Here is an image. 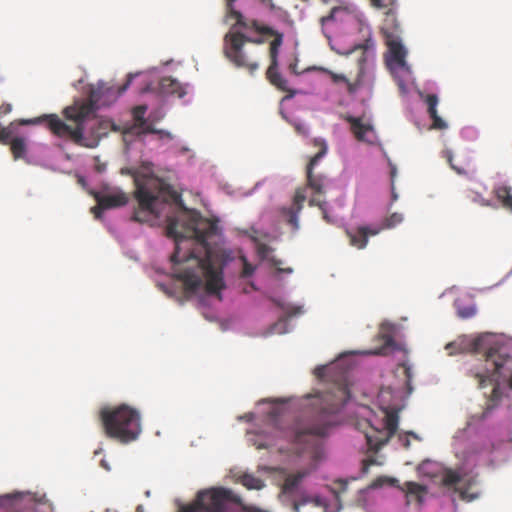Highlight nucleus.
Wrapping results in <instances>:
<instances>
[{"instance_id":"1","label":"nucleus","mask_w":512,"mask_h":512,"mask_svg":"<svg viewBox=\"0 0 512 512\" xmlns=\"http://www.w3.org/2000/svg\"><path fill=\"white\" fill-rule=\"evenodd\" d=\"M218 221L191 212L180 223L169 219L166 234L175 240V251L170 260L174 264L175 278L182 281L186 291L195 293L202 287L211 295H218L225 287L223 270L211 259L208 241L219 232Z\"/></svg>"},{"instance_id":"2","label":"nucleus","mask_w":512,"mask_h":512,"mask_svg":"<svg viewBox=\"0 0 512 512\" xmlns=\"http://www.w3.org/2000/svg\"><path fill=\"white\" fill-rule=\"evenodd\" d=\"M68 124L56 115L48 117V127L58 137L70 139L75 144L95 148L102 137L108 134L110 122L95 115L93 101L76 102L64 109Z\"/></svg>"},{"instance_id":"3","label":"nucleus","mask_w":512,"mask_h":512,"mask_svg":"<svg viewBox=\"0 0 512 512\" xmlns=\"http://www.w3.org/2000/svg\"><path fill=\"white\" fill-rule=\"evenodd\" d=\"M349 398L350 393L345 385H339L334 391L319 395L313 403L314 411L307 422L295 428V442L304 444L308 437L327 436L329 430L338 424L337 414Z\"/></svg>"},{"instance_id":"4","label":"nucleus","mask_w":512,"mask_h":512,"mask_svg":"<svg viewBox=\"0 0 512 512\" xmlns=\"http://www.w3.org/2000/svg\"><path fill=\"white\" fill-rule=\"evenodd\" d=\"M236 0H226L225 2V18L235 20L233 28L239 26L243 29H252L261 36H270L272 40L269 43L268 55L270 64L266 70V78L269 83L278 90L287 92L284 99H291L295 96V90L288 86V81L279 73V54L283 45L284 34L271 26L261 24L255 19L247 20L240 11L234 7Z\"/></svg>"},{"instance_id":"5","label":"nucleus","mask_w":512,"mask_h":512,"mask_svg":"<svg viewBox=\"0 0 512 512\" xmlns=\"http://www.w3.org/2000/svg\"><path fill=\"white\" fill-rule=\"evenodd\" d=\"M136 189L134 198L138 207L134 210L132 219L145 223L160 215L161 206L169 201L176 202L179 195L169 186L152 178L135 179Z\"/></svg>"},{"instance_id":"6","label":"nucleus","mask_w":512,"mask_h":512,"mask_svg":"<svg viewBox=\"0 0 512 512\" xmlns=\"http://www.w3.org/2000/svg\"><path fill=\"white\" fill-rule=\"evenodd\" d=\"M491 336L481 335L470 343V350L475 353H483L484 365L482 368H472L469 375L478 382V387L497 383L499 377L512 369V357L504 354L496 346L490 345Z\"/></svg>"},{"instance_id":"7","label":"nucleus","mask_w":512,"mask_h":512,"mask_svg":"<svg viewBox=\"0 0 512 512\" xmlns=\"http://www.w3.org/2000/svg\"><path fill=\"white\" fill-rule=\"evenodd\" d=\"M99 418L106 436L121 443L136 440L142 431L139 411L127 404L104 407Z\"/></svg>"},{"instance_id":"8","label":"nucleus","mask_w":512,"mask_h":512,"mask_svg":"<svg viewBox=\"0 0 512 512\" xmlns=\"http://www.w3.org/2000/svg\"><path fill=\"white\" fill-rule=\"evenodd\" d=\"M247 43L262 45L265 39L249 37L241 31H229L223 39V53L236 68L244 69L253 76L260 68V53L247 48L245 46Z\"/></svg>"},{"instance_id":"9","label":"nucleus","mask_w":512,"mask_h":512,"mask_svg":"<svg viewBox=\"0 0 512 512\" xmlns=\"http://www.w3.org/2000/svg\"><path fill=\"white\" fill-rule=\"evenodd\" d=\"M228 503L240 505L242 512H268L255 505L242 503L241 498L232 490L222 487L200 491L195 501L182 507L180 512H224Z\"/></svg>"},{"instance_id":"10","label":"nucleus","mask_w":512,"mask_h":512,"mask_svg":"<svg viewBox=\"0 0 512 512\" xmlns=\"http://www.w3.org/2000/svg\"><path fill=\"white\" fill-rule=\"evenodd\" d=\"M381 32L390 52V64L402 69H408L405 60L407 51L402 44V30L397 19V11L385 12Z\"/></svg>"},{"instance_id":"11","label":"nucleus","mask_w":512,"mask_h":512,"mask_svg":"<svg viewBox=\"0 0 512 512\" xmlns=\"http://www.w3.org/2000/svg\"><path fill=\"white\" fill-rule=\"evenodd\" d=\"M327 146L326 144H321V149L317 152L309 161L306 167V177H307V187L313 191V195L309 200L310 206H317L322 211L323 218L327 222H331L330 217L326 212V201L322 199V196L325 194V187L327 185L326 176L319 174L315 175L313 173V169L315 165L319 162V160L326 154Z\"/></svg>"},{"instance_id":"12","label":"nucleus","mask_w":512,"mask_h":512,"mask_svg":"<svg viewBox=\"0 0 512 512\" xmlns=\"http://www.w3.org/2000/svg\"><path fill=\"white\" fill-rule=\"evenodd\" d=\"M399 417L395 411H386L384 416L383 428L377 429L371 427V430L365 432L367 444L371 450L378 451L382 446L395 435L398 429Z\"/></svg>"},{"instance_id":"13","label":"nucleus","mask_w":512,"mask_h":512,"mask_svg":"<svg viewBox=\"0 0 512 512\" xmlns=\"http://www.w3.org/2000/svg\"><path fill=\"white\" fill-rule=\"evenodd\" d=\"M443 484L448 488H453L461 500L473 501L479 496L476 479L472 476L462 475L458 471L446 470L443 475Z\"/></svg>"},{"instance_id":"14","label":"nucleus","mask_w":512,"mask_h":512,"mask_svg":"<svg viewBox=\"0 0 512 512\" xmlns=\"http://www.w3.org/2000/svg\"><path fill=\"white\" fill-rule=\"evenodd\" d=\"M146 105H138L132 109V115L135 123L129 128L125 129V134H134V135H142V134H159L160 137H167L172 139V135L168 131L157 130L153 127L152 123H150V119H152V114L148 118H145V114L147 112Z\"/></svg>"},{"instance_id":"15","label":"nucleus","mask_w":512,"mask_h":512,"mask_svg":"<svg viewBox=\"0 0 512 512\" xmlns=\"http://www.w3.org/2000/svg\"><path fill=\"white\" fill-rule=\"evenodd\" d=\"M306 190V187H299L295 192L292 205L280 209L282 217L291 226L293 232L299 229V214L306 200Z\"/></svg>"},{"instance_id":"16","label":"nucleus","mask_w":512,"mask_h":512,"mask_svg":"<svg viewBox=\"0 0 512 512\" xmlns=\"http://www.w3.org/2000/svg\"><path fill=\"white\" fill-rule=\"evenodd\" d=\"M390 483L393 486H396L401 491L405 492L406 503L410 504L412 502H416L421 505L424 501V497L427 493V488L424 485H421L416 482L408 481L405 482L403 486L398 484V480L391 478Z\"/></svg>"},{"instance_id":"17","label":"nucleus","mask_w":512,"mask_h":512,"mask_svg":"<svg viewBox=\"0 0 512 512\" xmlns=\"http://www.w3.org/2000/svg\"><path fill=\"white\" fill-rule=\"evenodd\" d=\"M133 78V74H128L126 82L117 88L114 85L99 84L97 89L92 92V98L95 101H100L102 97L107 96L115 100L128 89Z\"/></svg>"},{"instance_id":"18","label":"nucleus","mask_w":512,"mask_h":512,"mask_svg":"<svg viewBox=\"0 0 512 512\" xmlns=\"http://www.w3.org/2000/svg\"><path fill=\"white\" fill-rule=\"evenodd\" d=\"M97 206L91 208V212H96L100 209H110L124 206L128 203V197L123 192L108 194L103 196H96Z\"/></svg>"},{"instance_id":"19","label":"nucleus","mask_w":512,"mask_h":512,"mask_svg":"<svg viewBox=\"0 0 512 512\" xmlns=\"http://www.w3.org/2000/svg\"><path fill=\"white\" fill-rule=\"evenodd\" d=\"M445 154L448 163L457 174L469 176L470 174L475 173L476 169L473 166L471 159L466 155H463L461 160L455 162L451 151H446Z\"/></svg>"},{"instance_id":"20","label":"nucleus","mask_w":512,"mask_h":512,"mask_svg":"<svg viewBox=\"0 0 512 512\" xmlns=\"http://www.w3.org/2000/svg\"><path fill=\"white\" fill-rule=\"evenodd\" d=\"M379 233V229H373L367 226L358 227L355 233L347 232V235L350 240V244L357 247L358 249H362L367 245L368 236L376 235Z\"/></svg>"},{"instance_id":"21","label":"nucleus","mask_w":512,"mask_h":512,"mask_svg":"<svg viewBox=\"0 0 512 512\" xmlns=\"http://www.w3.org/2000/svg\"><path fill=\"white\" fill-rule=\"evenodd\" d=\"M345 120L350 124L351 132L358 141H366L367 134L372 132L373 127L369 123H363L362 119L354 116H346Z\"/></svg>"},{"instance_id":"22","label":"nucleus","mask_w":512,"mask_h":512,"mask_svg":"<svg viewBox=\"0 0 512 512\" xmlns=\"http://www.w3.org/2000/svg\"><path fill=\"white\" fill-rule=\"evenodd\" d=\"M438 97L435 94H428L425 97V103L427 105V110L430 118L432 119V128L442 130L447 128V124L445 121L438 115L437 113V105H438Z\"/></svg>"},{"instance_id":"23","label":"nucleus","mask_w":512,"mask_h":512,"mask_svg":"<svg viewBox=\"0 0 512 512\" xmlns=\"http://www.w3.org/2000/svg\"><path fill=\"white\" fill-rule=\"evenodd\" d=\"M493 193L502 207L512 211V188L506 185H499L494 188Z\"/></svg>"},{"instance_id":"24","label":"nucleus","mask_w":512,"mask_h":512,"mask_svg":"<svg viewBox=\"0 0 512 512\" xmlns=\"http://www.w3.org/2000/svg\"><path fill=\"white\" fill-rule=\"evenodd\" d=\"M160 88L164 93L183 95L180 83L172 77H163L160 81Z\"/></svg>"},{"instance_id":"25","label":"nucleus","mask_w":512,"mask_h":512,"mask_svg":"<svg viewBox=\"0 0 512 512\" xmlns=\"http://www.w3.org/2000/svg\"><path fill=\"white\" fill-rule=\"evenodd\" d=\"M365 54H366V50L363 49L362 51V56L361 58L358 60V65H359V73H358V76H357V79L354 81V82H350L348 79H347V82H345L346 86H347V91L350 93V94H354L356 93V91L359 89V87L361 86V77L363 75V71H364V63L366 61V58H365Z\"/></svg>"},{"instance_id":"26","label":"nucleus","mask_w":512,"mask_h":512,"mask_svg":"<svg viewBox=\"0 0 512 512\" xmlns=\"http://www.w3.org/2000/svg\"><path fill=\"white\" fill-rule=\"evenodd\" d=\"M256 252L260 259L269 260L274 266H279L281 264L280 260L270 257L273 252V248L265 243H257Z\"/></svg>"},{"instance_id":"27","label":"nucleus","mask_w":512,"mask_h":512,"mask_svg":"<svg viewBox=\"0 0 512 512\" xmlns=\"http://www.w3.org/2000/svg\"><path fill=\"white\" fill-rule=\"evenodd\" d=\"M10 149L14 159L22 158L26 152V144L23 138L16 137L10 142Z\"/></svg>"},{"instance_id":"28","label":"nucleus","mask_w":512,"mask_h":512,"mask_svg":"<svg viewBox=\"0 0 512 512\" xmlns=\"http://www.w3.org/2000/svg\"><path fill=\"white\" fill-rule=\"evenodd\" d=\"M370 4L372 7L384 10L385 12L398 10L397 0H370Z\"/></svg>"},{"instance_id":"29","label":"nucleus","mask_w":512,"mask_h":512,"mask_svg":"<svg viewBox=\"0 0 512 512\" xmlns=\"http://www.w3.org/2000/svg\"><path fill=\"white\" fill-rule=\"evenodd\" d=\"M241 483L243 486H245L247 489H256L260 490L264 487V483L261 479L251 475V474H244L241 477Z\"/></svg>"},{"instance_id":"30","label":"nucleus","mask_w":512,"mask_h":512,"mask_svg":"<svg viewBox=\"0 0 512 512\" xmlns=\"http://www.w3.org/2000/svg\"><path fill=\"white\" fill-rule=\"evenodd\" d=\"M403 215L400 213H392L390 216L386 217L382 222V225L379 229V232L382 229H391L400 224L403 221Z\"/></svg>"},{"instance_id":"31","label":"nucleus","mask_w":512,"mask_h":512,"mask_svg":"<svg viewBox=\"0 0 512 512\" xmlns=\"http://www.w3.org/2000/svg\"><path fill=\"white\" fill-rule=\"evenodd\" d=\"M304 476L305 474L300 472L288 475L284 482V489L293 490L299 485Z\"/></svg>"},{"instance_id":"32","label":"nucleus","mask_w":512,"mask_h":512,"mask_svg":"<svg viewBox=\"0 0 512 512\" xmlns=\"http://www.w3.org/2000/svg\"><path fill=\"white\" fill-rule=\"evenodd\" d=\"M467 199L470 201L484 207L491 206V202L487 199H485L480 193L474 192V191H468L466 195Z\"/></svg>"},{"instance_id":"33","label":"nucleus","mask_w":512,"mask_h":512,"mask_svg":"<svg viewBox=\"0 0 512 512\" xmlns=\"http://www.w3.org/2000/svg\"><path fill=\"white\" fill-rule=\"evenodd\" d=\"M240 260L242 261V264H243V269L241 271V277L248 278V277L252 276L256 270V266L249 263L246 256H244V255L240 256Z\"/></svg>"},{"instance_id":"34","label":"nucleus","mask_w":512,"mask_h":512,"mask_svg":"<svg viewBox=\"0 0 512 512\" xmlns=\"http://www.w3.org/2000/svg\"><path fill=\"white\" fill-rule=\"evenodd\" d=\"M339 11H340V9H339L338 7H334V8H332V9L330 10V12H329L326 16L321 17V19H320V23H321V26H322V28H323V32H325L324 27H325L329 22H332V21H334V20H335V14H336L337 12H339ZM324 34H325V36H326L327 38H329V36H328L326 33H324Z\"/></svg>"},{"instance_id":"35","label":"nucleus","mask_w":512,"mask_h":512,"mask_svg":"<svg viewBox=\"0 0 512 512\" xmlns=\"http://www.w3.org/2000/svg\"><path fill=\"white\" fill-rule=\"evenodd\" d=\"M12 125L8 127H3L0 129V143L7 145L10 144L11 141H9L11 135L13 134Z\"/></svg>"},{"instance_id":"36","label":"nucleus","mask_w":512,"mask_h":512,"mask_svg":"<svg viewBox=\"0 0 512 512\" xmlns=\"http://www.w3.org/2000/svg\"><path fill=\"white\" fill-rule=\"evenodd\" d=\"M320 69H321V71H323L324 73L329 75L334 83L347 82V77L343 74H337V73H335L329 69H326V68H320Z\"/></svg>"},{"instance_id":"37","label":"nucleus","mask_w":512,"mask_h":512,"mask_svg":"<svg viewBox=\"0 0 512 512\" xmlns=\"http://www.w3.org/2000/svg\"><path fill=\"white\" fill-rule=\"evenodd\" d=\"M475 313H476V309L474 307H465V308H460L458 310V315L461 318H465V319L474 316Z\"/></svg>"},{"instance_id":"38","label":"nucleus","mask_w":512,"mask_h":512,"mask_svg":"<svg viewBox=\"0 0 512 512\" xmlns=\"http://www.w3.org/2000/svg\"><path fill=\"white\" fill-rule=\"evenodd\" d=\"M399 368H401L403 370V373L406 377L407 384L409 385L410 381L413 377L412 369H411L410 365H408L407 363H401L399 365Z\"/></svg>"},{"instance_id":"39","label":"nucleus","mask_w":512,"mask_h":512,"mask_svg":"<svg viewBox=\"0 0 512 512\" xmlns=\"http://www.w3.org/2000/svg\"><path fill=\"white\" fill-rule=\"evenodd\" d=\"M408 436H413L415 439H418L417 435H416V434H414L413 432H409V433H407V434H405V435H400V436H399V440H400V442L402 443V445H403L406 449H407V448H409V446H410V441H409V439H408Z\"/></svg>"},{"instance_id":"40","label":"nucleus","mask_w":512,"mask_h":512,"mask_svg":"<svg viewBox=\"0 0 512 512\" xmlns=\"http://www.w3.org/2000/svg\"><path fill=\"white\" fill-rule=\"evenodd\" d=\"M12 110V106L11 104L9 103H3L1 106H0V117L2 116H5L7 114H9Z\"/></svg>"},{"instance_id":"41","label":"nucleus","mask_w":512,"mask_h":512,"mask_svg":"<svg viewBox=\"0 0 512 512\" xmlns=\"http://www.w3.org/2000/svg\"><path fill=\"white\" fill-rule=\"evenodd\" d=\"M394 176H395V170L393 169V170L391 171V177H392V179L394 178ZM391 190H392V199H393V201H396V200H397V198H398V195H397V194H396V192H395V188H394V184H393V183H392V188H391Z\"/></svg>"},{"instance_id":"42","label":"nucleus","mask_w":512,"mask_h":512,"mask_svg":"<svg viewBox=\"0 0 512 512\" xmlns=\"http://www.w3.org/2000/svg\"><path fill=\"white\" fill-rule=\"evenodd\" d=\"M324 371H325V367H324V366L317 367V368L315 369V375H316L317 377H322V376H323V374H324Z\"/></svg>"},{"instance_id":"43","label":"nucleus","mask_w":512,"mask_h":512,"mask_svg":"<svg viewBox=\"0 0 512 512\" xmlns=\"http://www.w3.org/2000/svg\"><path fill=\"white\" fill-rule=\"evenodd\" d=\"M9 512H34L30 508H12Z\"/></svg>"},{"instance_id":"44","label":"nucleus","mask_w":512,"mask_h":512,"mask_svg":"<svg viewBox=\"0 0 512 512\" xmlns=\"http://www.w3.org/2000/svg\"><path fill=\"white\" fill-rule=\"evenodd\" d=\"M394 344V340L391 336H385V346L390 347Z\"/></svg>"},{"instance_id":"45","label":"nucleus","mask_w":512,"mask_h":512,"mask_svg":"<svg viewBox=\"0 0 512 512\" xmlns=\"http://www.w3.org/2000/svg\"><path fill=\"white\" fill-rule=\"evenodd\" d=\"M296 68H297V64H296V63H291V64H289V70H290L292 73H294V74H298V72H297Z\"/></svg>"},{"instance_id":"46","label":"nucleus","mask_w":512,"mask_h":512,"mask_svg":"<svg viewBox=\"0 0 512 512\" xmlns=\"http://www.w3.org/2000/svg\"><path fill=\"white\" fill-rule=\"evenodd\" d=\"M492 394L494 397H499V391H498V387L497 386H494L493 387V390H492Z\"/></svg>"},{"instance_id":"47","label":"nucleus","mask_w":512,"mask_h":512,"mask_svg":"<svg viewBox=\"0 0 512 512\" xmlns=\"http://www.w3.org/2000/svg\"><path fill=\"white\" fill-rule=\"evenodd\" d=\"M103 209H100V210H96V212H92L95 216V218H100L101 217V212H102Z\"/></svg>"},{"instance_id":"48","label":"nucleus","mask_w":512,"mask_h":512,"mask_svg":"<svg viewBox=\"0 0 512 512\" xmlns=\"http://www.w3.org/2000/svg\"><path fill=\"white\" fill-rule=\"evenodd\" d=\"M137 512H144L143 506L139 505L136 509Z\"/></svg>"},{"instance_id":"49","label":"nucleus","mask_w":512,"mask_h":512,"mask_svg":"<svg viewBox=\"0 0 512 512\" xmlns=\"http://www.w3.org/2000/svg\"><path fill=\"white\" fill-rule=\"evenodd\" d=\"M371 464H374L373 460H369L367 463H365V469L367 468L368 465H371Z\"/></svg>"},{"instance_id":"50","label":"nucleus","mask_w":512,"mask_h":512,"mask_svg":"<svg viewBox=\"0 0 512 512\" xmlns=\"http://www.w3.org/2000/svg\"><path fill=\"white\" fill-rule=\"evenodd\" d=\"M293 509H294L295 512H298L299 511V505L297 503H295Z\"/></svg>"},{"instance_id":"51","label":"nucleus","mask_w":512,"mask_h":512,"mask_svg":"<svg viewBox=\"0 0 512 512\" xmlns=\"http://www.w3.org/2000/svg\"><path fill=\"white\" fill-rule=\"evenodd\" d=\"M453 345H454L453 343H449V344H447V345H446V349H447V350L451 349V348L453 347Z\"/></svg>"},{"instance_id":"52","label":"nucleus","mask_w":512,"mask_h":512,"mask_svg":"<svg viewBox=\"0 0 512 512\" xmlns=\"http://www.w3.org/2000/svg\"><path fill=\"white\" fill-rule=\"evenodd\" d=\"M383 350H384V348H382L381 350L376 351L375 354H383L384 353Z\"/></svg>"},{"instance_id":"53","label":"nucleus","mask_w":512,"mask_h":512,"mask_svg":"<svg viewBox=\"0 0 512 512\" xmlns=\"http://www.w3.org/2000/svg\"><path fill=\"white\" fill-rule=\"evenodd\" d=\"M270 9H271V10H274V9H275V5H274L272 2L270 3Z\"/></svg>"},{"instance_id":"54","label":"nucleus","mask_w":512,"mask_h":512,"mask_svg":"<svg viewBox=\"0 0 512 512\" xmlns=\"http://www.w3.org/2000/svg\"><path fill=\"white\" fill-rule=\"evenodd\" d=\"M284 271H285V272H287V273H291V272H292V269H291V268H288V269H286V270H284Z\"/></svg>"},{"instance_id":"55","label":"nucleus","mask_w":512,"mask_h":512,"mask_svg":"<svg viewBox=\"0 0 512 512\" xmlns=\"http://www.w3.org/2000/svg\"><path fill=\"white\" fill-rule=\"evenodd\" d=\"M264 447H265L264 445H259L258 449H261V448H264Z\"/></svg>"}]
</instances>
